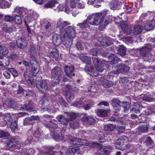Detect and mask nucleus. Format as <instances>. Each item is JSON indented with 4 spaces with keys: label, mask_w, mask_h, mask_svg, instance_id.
<instances>
[{
    "label": "nucleus",
    "mask_w": 155,
    "mask_h": 155,
    "mask_svg": "<svg viewBox=\"0 0 155 155\" xmlns=\"http://www.w3.org/2000/svg\"><path fill=\"white\" fill-rule=\"evenodd\" d=\"M112 106L114 109V112L115 113H118L120 110V101L117 98H113L111 101Z\"/></svg>",
    "instance_id": "obj_17"
},
{
    "label": "nucleus",
    "mask_w": 155,
    "mask_h": 155,
    "mask_svg": "<svg viewBox=\"0 0 155 155\" xmlns=\"http://www.w3.org/2000/svg\"><path fill=\"white\" fill-rule=\"evenodd\" d=\"M30 54V63L31 64H33V62H35L37 61L35 59V56L37 55L35 49V46L33 45H31L30 46V49L29 51Z\"/></svg>",
    "instance_id": "obj_18"
},
{
    "label": "nucleus",
    "mask_w": 155,
    "mask_h": 155,
    "mask_svg": "<svg viewBox=\"0 0 155 155\" xmlns=\"http://www.w3.org/2000/svg\"><path fill=\"white\" fill-rule=\"evenodd\" d=\"M61 38L59 35L55 34L53 37L52 41L53 44L56 46H59L61 43Z\"/></svg>",
    "instance_id": "obj_30"
},
{
    "label": "nucleus",
    "mask_w": 155,
    "mask_h": 155,
    "mask_svg": "<svg viewBox=\"0 0 155 155\" xmlns=\"http://www.w3.org/2000/svg\"><path fill=\"white\" fill-rule=\"evenodd\" d=\"M10 73H11L8 70V71H4L3 75L7 79H9L11 77V75Z\"/></svg>",
    "instance_id": "obj_63"
},
{
    "label": "nucleus",
    "mask_w": 155,
    "mask_h": 155,
    "mask_svg": "<svg viewBox=\"0 0 155 155\" xmlns=\"http://www.w3.org/2000/svg\"><path fill=\"white\" fill-rule=\"evenodd\" d=\"M71 23L68 21H64L61 18L58 19L57 22V26L58 28L60 30V33L61 36L64 37L65 34H64V30L66 28L64 27L67 25H70Z\"/></svg>",
    "instance_id": "obj_9"
},
{
    "label": "nucleus",
    "mask_w": 155,
    "mask_h": 155,
    "mask_svg": "<svg viewBox=\"0 0 155 155\" xmlns=\"http://www.w3.org/2000/svg\"><path fill=\"white\" fill-rule=\"evenodd\" d=\"M37 87L39 91L45 94L49 91V89L46 81L42 80L37 82Z\"/></svg>",
    "instance_id": "obj_8"
},
{
    "label": "nucleus",
    "mask_w": 155,
    "mask_h": 155,
    "mask_svg": "<svg viewBox=\"0 0 155 155\" xmlns=\"http://www.w3.org/2000/svg\"><path fill=\"white\" fill-rule=\"evenodd\" d=\"M92 59L96 70H95L90 65H88L86 66L85 70L86 71L91 72L93 76H96L97 75V71L101 72L104 70V65L103 62L101 61V59L97 57H93Z\"/></svg>",
    "instance_id": "obj_3"
},
{
    "label": "nucleus",
    "mask_w": 155,
    "mask_h": 155,
    "mask_svg": "<svg viewBox=\"0 0 155 155\" xmlns=\"http://www.w3.org/2000/svg\"><path fill=\"white\" fill-rule=\"evenodd\" d=\"M99 41L101 43L100 45V47L101 45L104 46H109L110 44V41L105 37H101L100 38H99Z\"/></svg>",
    "instance_id": "obj_35"
},
{
    "label": "nucleus",
    "mask_w": 155,
    "mask_h": 155,
    "mask_svg": "<svg viewBox=\"0 0 155 155\" xmlns=\"http://www.w3.org/2000/svg\"><path fill=\"white\" fill-rule=\"evenodd\" d=\"M51 101V97L48 94L44 96L40 101V103L44 104L48 101Z\"/></svg>",
    "instance_id": "obj_42"
},
{
    "label": "nucleus",
    "mask_w": 155,
    "mask_h": 155,
    "mask_svg": "<svg viewBox=\"0 0 155 155\" xmlns=\"http://www.w3.org/2000/svg\"><path fill=\"white\" fill-rule=\"evenodd\" d=\"M17 47L21 49H23L26 47L28 42L24 36H19L16 40Z\"/></svg>",
    "instance_id": "obj_11"
},
{
    "label": "nucleus",
    "mask_w": 155,
    "mask_h": 155,
    "mask_svg": "<svg viewBox=\"0 0 155 155\" xmlns=\"http://www.w3.org/2000/svg\"><path fill=\"white\" fill-rule=\"evenodd\" d=\"M109 4L111 9L114 10L119 9L122 5V2L118 1H112Z\"/></svg>",
    "instance_id": "obj_20"
},
{
    "label": "nucleus",
    "mask_w": 155,
    "mask_h": 155,
    "mask_svg": "<svg viewBox=\"0 0 155 155\" xmlns=\"http://www.w3.org/2000/svg\"><path fill=\"white\" fill-rule=\"evenodd\" d=\"M80 59L83 61L85 63L87 64H90L91 62V59L90 57L88 56L82 54L80 56Z\"/></svg>",
    "instance_id": "obj_36"
},
{
    "label": "nucleus",
    "mask_w": 155,
    "mask_h": 155,
    "mask_svg": "<svg viewBox=\"0 0 155 155\" xmlns=\"http://www.w3.org/2000/svg\"><path fill=\"white\" fill-rule=\"evenodd\" d=\"M76 3V6L79 8L82 9L84 8L85 7V5L83 3L79 0H77Z\"/></svg>",
    "instance_id": "obj_57"
},
{
    "label": "nucleus",
    "mask_w": 155,
    "mask_h": 155,
    "mask_svg": "<svg viewBox=\"0 0 155 155\" xmlns=\"http://www.w3.org/2000/svg\"><path fill=\"white\" fill-rule=\"evenodd\" d=\"M5 19L6 21L11 22L14 21V18L13 16L8 15L5 16Z\"/></svg>",
    "instance_id": "obj_55"
},
{
    "label": "nucleus",
    "mask_w": 155,
    "mask_h": 155,
    "mask_svg": "<svg viewBox=\"0 0 155 155\" xmlns=\"http://www.w3.org/2000/svg\"><path fill=\"white\" fill-rule=\"evenodd\" d=\"M64 71L66 75L69 77L75 75L74 73H73L74 71L73 66H65L64 67Z\"/></svg>",
    "instance_id": "obj_26"
},
{
    "label": "nucleus",
    "mask_w": 155,
    "mask_h": 155,
    "mask_svg": "<svg viewBox=\"0 0 155 155\" xmlns=\"http://www.w3.org/2000/svg\"><path fill=\"white\" fill-rule=\"evenodd\" d=\"M61 70L58 67H55L51 71L52 84L53 86L62 82H65L67 81L65 78L63 80L62 79Z\"/></svg>",
    "instance_id": "obj_4"
},
{
    "label": "nucleus",
    "mask_w": 155,
    "mask_h": 155,
    "mask_svg": "<svg viewBox=\"0 0 155 155\" xmlns=\"http://www.w3.org/2000/svg\"><path fill=\"white\" fill-rule=\"evenodd\" d=\"M122 106L124 108V110L125 112H126L128 110L129 108V103L126 101H124L122 103Z\"/></svg>",
    "instance_id": "obj_60"
},
{
    "label": "nucleus",
    "mask_w": 155,
    "mask_h": 155,
    "mask_svg": "<svg viewBox=\"0 0 155 155\" xmlns=\"http://www.w3.org/2000/svg\"><path fill=\"white\" fill-rule=\"evenodd\" d=\"M26 91L24 90L21 87L19 86V88L17 91V94L20 96L26 93Z\"/></svg>",
    "instance_id": "obj_59"
},
{
    "label": "nucleus",
    "mask_w": 155,
    "mask_h": 155,
    "mask_svg": "<svg viewBox=\"0 0 155 155\" xmlns=\"http://www.w3.org/2000/svg\"><path fill=\"white\" fill-rule=\"evenodd\" d=\"M149 40L151 42L153 43V45L151 43L147 44L145 46L142 48L140 51V54L143 56V57L148 58V50L152 49L155 47V38H150Z\"/></svg>",
    "instance_id": "obj_7"
},
{
    "label": "nucleus",
    "mask_w": 155,
    "mask_h": 155,
    "mask_svg": "<svg viewBox=\"0 0 155 155\" xmlns=\"http://www.w3.org/2000/svg\"><path fill=\"white\" fill-rule=\"evenodd\" d=\"M129 141L127 137L125 136H122L117 139L115 143L116 148L117 149H119L120 147L118 146H122L125 145V147L127 146V143Z\"/></svg>",
    "instance_id": "obj_10"
},
{
    "label": "nucleus",
    "mask_w": 155,
    "mask_h": 155,
    "mask_svg": "<svg viewBox=\"0 0 155 155\" xmlns=\"http://www.w3.org/2000/svg\"><path fill=\"white\" fill-rule=\"evenodd\" d=\"M118 53L122 56H124L126 54V48L123 45L120 46L118 50Z\"/></svg>",
    "instance_id": "obj_43"
},
{
    "label": "nucleus",
    "mask_w": 155,
    "mask_h": 155,
    "mask_svg": "<svg viewBox=\"0 0 155 155\" xmlns=\"http://www.w3.org/2000/svg\"><path fill=\"white\" fill-rule=\"evenodd\" d=\"M33 124V121L30 117L26 118L24 120V125H28Z\"/></svg>",
    "instance_id": "obj_52"
},
{
    "label": "nucleus",
    "mask_w": 155,
    "mask_h": 155,
    "mask_svg": "<svg viewBox=\"0 0 155 155\" xmlns=\"http://www.w3.org/2000/svg\"><path fill=\"white\" fill-rule=\"evenodd\" d=\"M14 20L15 22L17 24H21L22 23V20L21 17L18 15H16L15 16Z\"/></svg>",
    "instance_id": "obj_53"
},
{
    "label": "nucleus",
    "mask_w": 155,
    "mask_h": 155,
    "mask_svg": "<svg viewBox=\"0 0 155 155\" xmlns=\"http://www.w3.org/2000/svg\"><path fill=\"white\" fill-rule=\"evenodd\" d=\"M18 141L14 138H11L5 143V145L3 148L5 150H8L10 148L15 147L18 144Z\"/></svg>",
    "instance_id": "obj_15"
},
{
    "label": "nucleus",
    "mask_w": 155,
    "mask_h": 155,
    "mask_svg": "<svg viewBox=\"0 0 155 155\" xmlns=\"http://www.w3.org/2000/svg\"><path fill=\"white\" fill-rule=\"evenodd\" d=\"M11 3L4 0H2L0 2V7L2 8H8L11 6Z\"/></svg>",
    "instance_id": "obj_39"
},
{
    "label": "nucleus",
    "mask_w": 155,
    "mask_h": 155,
    "mask_svg": "<svg viewBox=\"0 0 155 155\" xmlns=\"http://www.w3.org/2000/svg\"><path fill=\"white\" fill-rule=\"evenodd\" d=\"M48 2L44 5L46 8H50L54 6L55 3V2L53 0H45Z\"/></svg>",
    "instance_id": "obj_45"
},
{
    "label": "nucleus",
    "mask_w": 155,
    "mask_h": 155,
    "mask_svg": "<svg viewBox=\"0 0 155 155\" xmlns=\"http://www.w3.org/2000/svg\"><path fill=\"white\" fill-rule=\"evenodd\" d=\"M32 76L33 75L31 73H31H30L28 71H25L24 73L25 78L26 80L28 81V83H29V84L30 83L29 81L30 82L31 84H33V81L31 79Z\"/></svg>",
    "instance_id": "obj_38"
},
{
    "label": "nucleus",
    "mask_w": 155,
    "mask_h": 155,
    "mask_svg": "<svg viewBox=\"0 0 155 155\" xmlns=\"http://www.w3.org/2000/svg\"><path fill=\"white\" fill-rule=\"evenodd\" d=\"M110 111L109 109H98L97 110L96 113L100 117H107Z\"/></svg>",
    "instance_id": "obj_31"
},
{
    "label": "nucleus",
    "mask_w": 155,
    "mask_h": 155,
    "mask_svg": "<svg viewBox=\"0 0 155 155\" xmlns=\"http://www.w3.org/2000/svg\"><path fill=\"white\" fill-rule=\"evenodd\" d=\"M38 15L35 13L33 14H30L28 15L27 16H25L24 21L26 24H29L31 22L37 18L38 17Z\"/></svg>",
    "instance_id": "obj_19"
},
{
    "label": "nucleus",
    "mask_w": 155,
    "mask_h": 155,
    "mask_svg": "<svg viewBox=\"0 0 155 155\" xmlns=\"http://www.w3.org/2000/svg\"><path fill=\"white\" fill-rule=\"evenodd\" d=\"M120 26L122 30L124 31L128 27L126 22L122 21L120 23Z\"/></svg>",
    "instance_id": "obj_62"
},
{
    "label": "nucleus",
    "mask_w": 155,
    "mask_h": 155,
    "mask_svg": "<svg viewBox=\"0 0 155 155\" xmlns=\"http://www.w3.org/2000/svg\"><path fill=\"white\" fill-rule=\"evenodd\" d=\"M70 125L71 127L73 129H76L79 127V123L77 121H71L70 124Z\"/></svg>",
    "instance_id": "obj_56"
},
{
    "label": "nucleus",
    "mask_w": 155,
    "mask_h": 155,
    "mask_svg": "<svg viewBox=\"0 0 155 155\" xmlns=\"http://www.w3.org/2000/svg\"><path fill=\"white\" fill-rule=\"evenodd\" d=\"M87 101V99L81 98L76 100L72 105L79 108H82L84 107Z\"/></svg>",
    "instance_id": "obj_13"
},
{
    "label": "nucleus",
    "mask_w": 155,
    "mask_h": 155,
    "mask_svg": "<svg viewBox=\"0 0 155 155\" xmlns=\"http://www.w3.org/2000/svg\"><path fill=\"white\" fill-rule=\"evenodd\" d=\"M145 142L147 145L149 147L153 146L154 144L153 142L150 137H148L146 138Z\"/></svg>",
    "instance_id": "obj_51"
},
{
    "label": "nucleus",
    "mask_w": 155,
    "mask_h": 155,
    "mask_svg": "<svg viewBox=\"0 0 155 155\" xmlns=\"http://www.w3.org/2000/svg\"><path fill=\"white\" fill-rule=\"evenodd\" d=\"M0 48L1 49L0 54L1 55L4 56L6 55L8 53V49L5 46L0 45Z\"/></svg>",
    "instance_id": "obj_47"
},
{
    "label": "nucleus",
    "mask_w": 155,
    "mask_h": 155,
    "mask_svg": "<svg viewBox=\"0 0 155 155\" xmlns=\"http://www.w3.org/2000/svg\"><path fill=\"white\" fill-rule=\"evenodd\" d=\"M107 12V10H104L101 12L93 14L88 16L82 22L78 23L77 25L81 28H87L89 24L94 25H97L103 22L104 17Z\"/></svg>",
    "instance_id": "obj_1"
},
{
    "label": "nucleus",
    "mask_w": 155,
    "mask_h": 155,
    "mask_svg": "<svg viewBox=\"0 0 155 155\" xmlns=\"http://www.w3.org/2000/svg\"><path fill=\"white\" fill-rule=\"evenodd\" d=\"M100 78L99 80L101 82L104 87L108 88L113 86L114 84L112 81H108L104 78Z\"/></svg>",
    "instance_id": "obj_28"
},
{
    "label": "nucleus",
    "mask_w": 155,
    "mask_h": 155,
    "mask_svg": "<svg viewBox=\"0 0 155 155\" xmlns=\"http://www.w3.org/2000/svg\"><path fill=\"white\" fill-rule=\"evenodd\" d=\"M102 49H99L96 48H93L91 50L90 54L92 55L96 56L98 54H101L103 56H106L107 55V52H103Z\"/></svg>",
    "instance_id": "obj_25"
},
{
    "label": "nucleus",
    "mask_w": 155,
    "mask_h": 155,
    "mask_svg": "<svg viewBox=\"0 0 155 155\" xmlns=\"http://www.w3.org/2000/svg\"><path fill=\"white\" fill-rule=\"evenodd\" d=\"M115 128V126L112 124H108L104 126V129L105 131H111Z\"/></svg>",
    "instance_id": "obj_49"
},
{
    "label": "nucleus",
    "mask_w": 155,
    "mask_h": 155,
    "mask_svg": "<svg viewBox=\"0 0 155 155\" xmlns=\"http://www.w3.org/2000/svg\"><path fill=\"white\" fill-rule=\"evenodd\" d=\"M48 51L51 57L56 59L59 57L58 51L54 47L50 46L49 48Z\"/></svg>",
    "instance_id": "obj_22"
},
{
    "label": "nucleus",
    "mask_w": 155,
    "mask_h": 155,
    "mask_svg": "<svg viewBox=\"0 0 155 155\" xmlns=\"http://www.w3.org/2000/svg\"><path fill=\"white\" fill-rule=\"evenodd\" d=\"M10 135L6 130H2L0 131V138L3 139H6L9 138Z\"/></svg>",
    "instance_id": "obj_41"
},
{
    "label": "nucleus",
    "mask_w": 155,
    "mask_h": 155,
    "mask_svg": "<svg viewBox=\"0 0 155 155\" xmlns=\"http://www.w3.org/2000/svg\"><path fill=\"white\" fill-rule=\"evenodd\" d=\"M109 59L110 64H116L120 61V59L114 54H111L109 56Z\"/></svg>",
    "instance_id": "obj_34"
},
{
    "label": "nucleus",
    "mask_w": 155,
    "mask_h": 155,
    "mask_svg": "<svg viewBox=\"0 0 155 155\" xmlns=\"http://www.w3.org/2000/svg\"><path fill=\"white\" fill-rule=\"evenodd\" d=\"M8 106L11 108H12L14 109H16L17 110H26L30 112H34V113H35L36 111L35 110H33L34 109V106H32L31 105V103H30L28 104H24L23 106L19 107L17 105V103L14 101H10L8 103Z\"/></svg>",
    "instance_id": "obj_6"
},
{
    "label": "nucleus",
    "mask_w": 155,
    "mask_h": 155,
    "mask_svg": "<svg viewBox=\"0 0 155 155\" xmlns=\"http://www.w3.org/2000/svg\"><path fill=\"white\" fill-rule=\"evenodd\" d=\"M44 123L45 125L48 128L55 129L58 127L57 121L55 120L47 122L44 121Z\"/></svg>",
    "instance_id": "obj_21"
},
{
    "label": "nucleus",
    "mask_w": 155,
    "mask_h": 155,
    "mask_svg": "<svg viewBox=\"0 0 155 155\" xmlns=\"http://www.w3.org/2000/svg\"><path fill=\"white\" fill-rule=\"evenodd\" d=\"M117 67L119 69L116 71H113L110 72L111 75L117 74L121 72H126L129 70V68L124 64L117 65Z\"/></svg>",
    "instance_id": "obj_12"
},
{
    "label": "nucleus",
    "mask_w": 155,
    "mask_h": 155,
    "mask_svg": "<svg viewBox=\"0 0 155 155\" xmlns=\"http://www.w3.org/2000/svg\"><path fill=\"white\" fill-rule=\"evenodd\" d=\"M81 120L84 123H87L90 125L94 124L95 123V120L91 116L83 117L81 118Z\"/></svg>",
    "instance_id": "obj_33"
},
{
    "label": "nucleus",
    "mask_w": 155,
    "mask_h": 155,
    "mask_svg": "<svg viewBox=\"0 0 155 155\" xmlns=\"http://www.w3.org/2000/svg\"><path fill=\"white\" fill-rule=\"evenodd\" d=\"M64 32L65 37L74 38L76 35L75 31L74 28L71 26L67 27L64 30Z\"/></svg>",
    "instance_id": "obj_14"
},
{
    "label": "nucleus",
    "mask_w": 155,
    "mask_h": 155,
    "mask_svg": "<svg viewBox=\"0 0 155 155\" xmlns=\"http://www.w3.org/2000/svg\"><path fill=\"white\" fill-rule=\"evenodd\" d=\"M4 31L6 32H10L15 31L16 28L14 26H5L3 28Z\"/></svg>",
    "instance_id": "obj_46"
},
{
    "label": "nucleus",
    "mask_w": 155,
    "mask_h": 155,
    "mask_svg": "<svg viewBox=\"0 0 155 155\" xmlns=\"http://www.w3.org/2000/svg\"><path fill=\"white\" fill-rule=\"evenodd\" d=\"M66 97L67 100L68 102L71 101L74 98V94L69 91L67 92Z\"/></svg>",
    "instance_id": "obj_50"
},
{
    "label": "nucleus",
    "mask_w": 155,
    "mask_h": 155,
    "mask_svg": "<svg viewBox=\"0 0 155 155\" xmlns=\"http://www.w3.org/2000/svg\"><path fill=\"white\" fill-rule=\"evenodd\" d=\"M65 36L63 37L61 36V40L64 46L68 48L70 47L72 44L73 38L65 37Z\"/></svg>",
    "instance_id": "obj_23"
},
{
    "label": "nucleus",
    "mask_w": 155,
    "mask_h": 155,
    "mask_svg": "<svg viewBox=\"0 0 155 155\" xmlns=\"http://www.w3.org/2000/svg\"><path fill=\"white\" fill-rule=\"evenodd\" d=\"M9 71L14 77H16L18 75L17 71L14 68H9Z\"/></svg>",
    "instance_id": "obj_61"
},
{
    "label": "nucleus",
    "mask_w": 155,
    "mask_h": 155,
    "mask_svg": "<svg viewBox=\"0 0 155 155\" xmlns=\"http://www.w3.org/2000/svg\"><path fill=\"white\" fill-rule=\"evenodd\" d=\"M35 62H33L34 64H31L32 67L31 68V73L32 75L34 76H36L37 74L39 73V64L37 61H35Z\"/></svg>",
    "instance_id": "obj_24"
},
{
    "label": "nucleus",
    "mask_w": 155,
    "mask_h": 155,
    "mask_svg": "<svg viewBox=\"0 0 155 155\" xmlns=\"http://www.w3.org/2000/svg\"><path fill=\"white\" fill-rule=\"evenodd\" d=\"M31 120L33 121V124L35 121H39L40 120L38 116H32L30 117Z\"/></svg>",
    "instance_id": "obj_64"
},
{
    "label": "nucleus",
    "mask_w": 155,
    "mask_h": 155,
    "mask_svg": "<svg viewBox=\"0 0 155 155\" xmlns=\"http://www.w3.org/2000/svg\"><path fill=\"white\" fill-rule=\"evenodd\" d=\"M56 119L61 124L67 126L68 124L69 119L64 115H59L56 117Z\"/></svg>",
    "instance_id": "obj_27"
},
{
    "label": "nucleus",
    "mask_w": 155,
    "mask_h": 155,
    "mask_svg": "<svg viewBox=\"0 0 155 155\" xmlns=\"http://www.w3.org/2000/svg\"><path fill=\"white\" fill-rule=\"evenodd\" d=\"M67 114V116L70 118L71 120L74 119L76 118L77 115L76 114L73 112H64Z\"/></svg>",
    "instance_id": "obj_58"
},
{
    "label": "nucleus",
    "mask_w": 155,
    "mask_h": 155,
    "mask_svg": "<svg viewBox=\"0 0 155 155\" xmlns=\"http://www.w3.org/2000/svg\"><path fill=\"white\" fill-rule=\"evenodd\" d=\"M143 125H141L137 128L135 132L138 134L141 133H145L147 132L148 130V127L147 126L146 123H144Z\"/></svg>",
    "instance_id": "obj_32"
},
{
    "label": "nucleus",
    "mask_w": 155,
    "mask_h": 155,
    "mask_svg": "<svg viewBox=\"0 0 155 155\" xmlns=\"http://www.w3.org/2000/svg\"><path fill=\"white\" fill-rule=\"evenodd\" d=\"M155 27V16H154L153 19L149 21L144 27V29L147 30L149 31Z\"/></svg>",
    "instance_id": "obj_29"
},
{
    "label": "nucleus",
    "mask_w": 155,
    "mask_h": 155,
    "mask_svg": "<svg viewBox=\"0 0 155 155\" xmlns=\"http://www.w3.org/2000/svg\"><path fill=\"white\" fill-rule=\"evenodd\" d=\"M143 27L140 25H136L133 29V33L135 35L140 34L142 31Z\"/></svg>",
    "instance_id": "obj_37"
},
{
    "label": "nucleus",
    "mask_w": 155,
    "mask_h": 155,
    "mask_svg": "<svg viewBox=\"0 0 155 155\" xmlns=\"http://www.w3.org/2000/svg\"><path fill=\"white\" fill-rule=\"evenodd\" d=\"M139 105L137 103H135L134 104L133 107L131 109L130 111L131 112L135 111L137 114H139L140 112L139 110Z\"/></svg>",
    "instance_id": "obj_48"
},
{
    "label": "nucleus",
    "mask_w": 155,
    "mask_h": 155,
    "mask_svg": "<svg viewBox=\"0 0 155 155\" xmlns=\"http://www.w3.org/2000/svg\"><path fill=\"white\" fill-rule=\"evenodd\" d=\"M66 139L71 144H73L75 146L70 148L66 152L67 155H74L77 154L79 152V147L81 146H87L89 144L88 141L77 138L72 137L71 136L66 135Z\"/></svg>",
    "instance_id": "obj_2"
},
{
    "label": "nucleus",
    "mask_w": 155,
    "mask_h": 155,
    "mask_svg": "<svg viewBox=\"0 0 155 155\" xmlns=\"http://www.w3.org/2000/svg\"><path fill=\"white\" fill-rule=\"evenodd\" d=\"M14 11L15 12L21 16L25 13V9L22 7L17 6L15 8Z\"/></svg>",
    "instance_id": "obj_40"
},
{
    "label": "nucleus",
    "mask_w": 155,
    "mask_h": 155,
    "mask_svg": "<svg viewBox=\"0 0 155 155\" xmlns=\"http://www.w3.org/2000/svg\"><path fill=\"white\" fill-rule=\"evenodd\" d=\"M94 102L92 100H90L89 101L88 100V101L87 102L86 104L84 107V109L85 110H88L91 108L92 106L94 105Z\"/></svg>",
    "instance_id": "obj_44"
},
{
    "label": "nucleus",
    "mask_w": 155,
    "mask_h": 155,
    "mask_svg": "<svg viewBox=\"0 0 155 155\" xmlns=\"http://www.w3.org/2000/svg\"><path fill=\"white\" fill-rule=\"evenodd\" d=\"M102 2V0H94L92 4L94 7L98 8L101 6V3Z\"/></svg>",
    "instance_id": "obj_54"
},
{
    "label": "nucleus",
    "mask_w": 155,
    "mask_h": 155,
    "mask_svg": "<svg viewBox=\"0 0 155 155\" xmlns=\"http://www.w3.org/2000/svg\"><path fill=\"white\" fill-rule=\"evenodd\" d=\"M66 127H64V128L61 131L54 130V133L52 134L53 138L56 141H59L62 140L64 137V135L62 133H64Z\"/></svg>",
    "instance_id": "obj_16"
},
{
    "label": "nucleus",
    "mask_w": 155,
    "mask_h": 155,
    "mask_svg": "<svg viewBox=\"0 0 155 155\" xmlns=\"http://www.w3.org/2000/svg\"><path fill=\"white\" fill-rule=\"evenodd\" d=\"M4 122H1V125L3 126L7 125L8 127H10L12 130L14 131L17 128V121L14 120L12 117L9 114H6L3 117Z\"/></svg>",
    "instance_id": "obj_5"
}]
</instances>
